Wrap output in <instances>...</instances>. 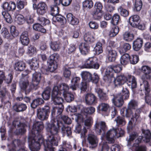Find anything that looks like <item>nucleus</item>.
I'll return each mask as SVG.
<instances>
[{
	"label": "nucleus",
	"mask_w": 151,
	"mask_h": 151,
	"mask_svg": "<svg viewBox=\"0 0 151 151\" xmlns=\"http://www.w3.org/2000/svg\"><path fill=\"white\" fill-rule=\"evenodd\" d=\"M70 123H47L46 129L48 132L47 139L44 141L41 132L44 128L43 123H34L28 137L29 147L31 151H38L41 144L43 143L45 151H54L53 146H57L60 139L57 134L60 127L62 132L68 136L71 134V128L68 126Z\"/></svg>",
	"instance_id": "obj_1"
},
{
	"label": "nucleus",
	"mask_w": 151,
	"mask_h": 151,
	"mask_svg": "<svg viewBox=\"0 0 151 151\" xmlns=\"http://www.w3.org/2000/svg\"><path fill=\"white\" fill-rule=\"evenodd\" d=\"M59 85L54 86L52 91V100L54 104L57 105L53 107L52 111V116L55 113L58 115L61 114L64 109V106L62 104L63 100L62 97V96H59Z\"/></svg>",
	"instance_id": "obj_2"
},
{
	"label": "nucleus",
	"mask_w": 151,
	"mask_h": 151,
	"mask_svg": "<svg viewBox=\"0 0 151 151\" xmlns=\"http://www.w3.org/2000/svg\"><path fill=\"white\" fill-rule=\"evenodd\" d=\"M56 119H52V120L51 123H62L63 121L64 123H71L72 122H74L73 120H75V122L78 123H81L83 121V118L82 115L79 114L77 115L73 116L72 119L68 116L63 115L61 116L60 115H58Z\"/></svg>",
	"instance_id": "obj_3"
},
{
	"label": "nucleus",
	"mask_w": 151,
	"mask_h": 151,
	"mask_svg": "<svg viewBox=\"0 0 151 151\" xmlns=\"http://www.w3.org/2000/svg\"><path fill=\"white\" fill-rule=\"evenodd\" d=\"M124 133V131L121 128H113L107 132L106 138L109 143H113L114 138L122 136Z\"/></svg>",
	"instance_id": "obj_4"
},
{
	"label": "nucleus",
	"mask_w": 151,
	"mask_h": 151,
	"mask_svg": "<svg viewBox=\"0 0 151 151\" xmlns=\"http://www.w3.org/2000/svg\"><path fill=\"white\" fill-rule=\"evenodd\" d=\"M137 102L134 99L131 100L129 103L128 108L129 110L132 112V117L131 118L129 123L136 122L137 121V120L139 117V113L140 112L139 109H137L135 112L133 111L136 109L137 106Z\"/></svg>",
	"instance_id": "obj_5"
},
{
	"label": "nucleus",
	"mask_w": 151,
	"mask_h": 151,
	"mask_svg": "<svg viewBox=\"0 0 151 151\" xmlns=\"http://www.w3.org/2000/svg\"><path fill=\"white\" fill-rule=\"evenodd\" d=\"M59 93L60 96H63L66 101L68 102L72 101L74 99L73 95L68 92L69 87L65 83L59 85Z\"/></svg>",
	"instance_id": "obj_6"
},
{
	"label": "nucleus",
	"mask_w": 151,
	"mask_h": 151,
	"mask_svg": "<svg viewBox=\"0 0 151 151\" xmlns=\"http://www.w3.org/2000/svg\"><path fill=\"white\" fill-rule=\"evenodd\" d=\"M139 90L145 92L146 95L145 99L146 102L148 104L151 106V95H148L150 91V88L148 82L146 81H143L140 84Z\"/></svg>",
	"instance_id": "obj_7"
},
{
	"label": "nucleus",
	"mask_w": 151,
	"mask_h": 151,
	"mask_svg": "<svg viewBox=\"0 0 151 151\" xmlns=\"http://www.w3.org/2000/svg\"><path fill=\"white\" fill-rule=\"evenodd\" d=\"M49 113L50 107L47 106L37 109V116L41 120L46 119Z\"/></svg>",
	"instance_id": "obj_8"
},
{
	"label": "nucleus",
	"mask_w": 151,
	"mask_h": 151,
	"mask_svg": "<svg viewBox=\"0 0 151 151\" xmlns=\"http://www.w3.org/2000/svg\"><path fill=\"white\" fill-rule=\"evenodd\" d=\"M91 125V123H84V126H83V129H81V125L80 123H77L76 126L75 131L76 133H81V137L84 138L85 136V133L87 132V129L89 128Z\"/></svg>",
	"instance_id": "obj_9"
},
{
	"label": "nucleus",
	"mask_w": 151,
	"mask_h": 151,
	"mask_svg": "<svg viewBox=\"0 0 151 151\" xmlns=\"http://www.w3.org/2000/svg\"><path fill=\"white\" fill-rule=\"evenodd\" d=\"M33 7L34 9L37 10V14L41 15H44L46 12L47 9V6L44 2H40L37 5L33 4Z\"/></svg>",
	"instance_id": "obj_10"
},
{
	"label": "nucleus",
	"mask_w": 151,
	"mask_h": 151,
	"mask_svg": "<svg viewBox=\"0 0 151 151\" xmlns=\"http://www.w3.org/2000/svg\"><path fill=\"white\" fill-rule=\"evenodd\" d=\"M32 84L34 87V89L36 90L37 88V86L39 83L41 79V74L35 71L32 72Z\"/></svg>",
	"instance_id": "obj_11"
},
{
	"label": "nucleus",
	"mask_w": 151,
	"mask_h": 151,
	"mask_svg": "<svg viewBox=\"0 0 151 151\" xmlns=\"http://www.w3.org/2000/svg\"><path fill=\"white\" fill-rule=\"evenodd\" d=\"M84 67L86 68H93L97 69L99 67V65L96 63V59L91 57L88 59L84 65Z\"/></svg>",
	"instance_id": "obj_12"
},
{
	"label": "nucleus",
	"mask_w": 151,
	"mask_h": 151,
	"mask_svg": "<svg viewBox=\"0 0 151 151\" xmlns=\"http://www.w3.org/2000/svg\"><path fill=\"white\" fill-rule=\"evenodd\" d=\"M107 58L111 62L114 61L116 59V52L113 48L110 46H107L106 51Z\"/></svg>",
	"instance_id": "obj_13"
},
{
	"label": "nucleus",
	"mask_w": 151,
	"mask_h": 151,
	"mask_svg": "<svg viewBox=\"0 0 151 151\" xmlns=\"http://www.w3.org/2000/svg\"><path fill=\"white\" fill-rule=\"evenodd\" d=\"M20 86L21 89L25 91L27 93H29L32 89L33 87L32 84L29 85L28 80L21 81L20 83Z\"/></svg>",
	"instance_id": "obj_14"
},
{
	"label": "nucleus",
	"mask_w": 151,
	"mask_h": 151,
	"mask_svg": "<svg viewBox=\"0 0 151 151\" xmlns=\"http://www.w3.org/2000/svg\"><path fill=\"white\" fill-rule=\"evenodd\" d=\"M127 80L126 77L123 75L117 76L116 79L114 78V83L115 87L122 85Z\"/></svg>",
	"instance_id": "obj_15"
},
{
	"label": "nucleus",
	"mask_w": 151,
	"mask_h": 151,
	"mask_svg": "<svg viewBox=\"0 0 151 151\" xmlns=\"http://www.w3.org/2000/svg\"><path fill=\"white\" fill-rule=\"evenodd\" d=\"M112 102L117 107L122 106L124 103L122 95L117 94L112 99Z\"/></svg>",
	"instance_id": "obj_16"
},
{
	"label": "nucleus",
	"mask_w": 151,
	"mask_h": 151,
	"mask_svg": "<svg viewBox=\"0 0 151 151\" xmlns=\"http://www.w3.org/2000/svg\"><path fill=\"white\" fill-rule=\"evenodd\" d=\"M85 101L86 104L91 105L95 104L96 101V98L95 95L92 93H87L86 95Z\"/></svg>",
	"instance_id": "obj_17"
},
{
	"label": "nucleus",
	"mask_w": 151,
	"mask_h": 151,
	"mask_svg": "<svg viewBox=\"0 0 151 151\" xmlns=\"http://www.w3.org/2000/svg\"><path fill=\"white\" fill-rule=\"evenodd\" d=\"M20 40L21 43L24 45L27 46L29 43V39L28 37V32L27 31L23 32L21 35Z\"/></svg>",
	"instance_id": "obj_18"
},
{
	"label": "nucleus",
	"mask_w": 151,
	"mask_h": 151,
	"mask_svg": "<svg viewBox=\"0 0 151 151\" xmlns=\"http://www.w3.org/2000/svg\"><path fill=\"white\" fill-rule=\"evenodd\" d=\"M49 63L48 68L46 69H43L42 70L43 73L48 74L49 72H53L55 71L57 68V63L48 62Z\"/></svg>",
	"instance_id": "obj_19"
},
{
	"label": "nucleus",
	"mask_w": 151,
	"mask_h": 151,
	"mask_svg": "<svg viewBox=\"0 0 151 151\" xmlns=\"http://www.w3.org/2000/svg\"><path fill=\"white\" fill-rule=\"evenodd\" d=\"M87 140L89 144L92 146V147H96L98 143V139L96 136L94 135L90 134L88 135Z\"/></svg>",
	"instance_id": "obj_20"
},
{
	"label": "nucleus",
	"mask_w": 151,
	"mask_h": 151,
	"mask_svg": "<svg viewBox=\"0 0 151 151\" xmlns=\"http://www.w3.org/2000/svg\"><path fill=\"white\" fill-rule=\"evenodd\" d=\"M27 106L23 103H15L13 106V110L17 112L23 111L26 110Z\"/></svg>",
	"instance_id": "obj_21"
},
{
	"label": "nucleus",
	"mask_w": 151,
	"mask_h": 151,
	"mask_svg": "<svg viewBox=\"0 0 151 151\" xmlns=\"http://www.w3.org/2000/svg\"><path fill=\"white\" fill-rule=\"evenodd\" d=\"M140 17L137 15L132 16L129 18V20L130 24L133 27H136L139 24Z\"/></svg>",
	"instance_id": "obj_22"
},
{
	"label": "nucleus",
	"mask_w": 151,
	"mask_h": 151,
	"mask_svg": "<svg viewBox=\"0 0 151 151\" xmlns=\"http://www.w3.org/2000/svg\"><path fill=\"white\" fill-rule=\"evenodd\" d=\"M66 18L68 22L72 25H77L79 23L78 19L74 16L71 13H68L67 14Z\"/></svg>",
	"instance_id": "obj_23"
},
{
	"label": "nucleus",
	"mask_w": 151,
	"mask_h": 151,
	"mask_svg": "<svg viewBox=\"0 0 151 151\" xmlns=\"http://www.w3.org/2000/svg\"><path fill=\"white\" fill-rule=\"evenodd\" d=\"M95 129L98 134H100L103 132L104 133V131L106 128L105 123H96L95 125Z\"/></svg>",
	"instance_id": "obj_24"
},
{
	"label": "nucleus",
	"mask_w": 151,
	"mask_h": 151,
	"mask_svg": "<svg viewBox=\"0 0 151 151\" xmlns=\"http://www.w3.org/2000/svg\"><path fill=\"white\" fill-rule=\"evenodd\" d=\"M79 48L81 53L82 54L86 55L89 51L90 47L87 44L82 43L79 45Z\"/></svg>",
	"instance_id": "obj_25"
},
{
	"label": "nucleus",
	"mask_w": 151,
	"mask_h": 151,
	"mask_svg": "<svg viewBox=\"0 0 151 151\" xmlns=\"http://www.w3.org/2000/svg\"><path fill=\"white\" fill-rule=\"evenodd\" d=\"M80 78L78 77H75L71 80V84L70 85V88L73 90H75L77 88L79 87L78 83Z\"/></svg>",
	"instance_id": "obj_26"
},
{
	"label": "nucleus",
	"mask_w": 151,
	"mask_h": 151,
	"mask_svg": "<svg viewBox=\"0 0 151 151\" xmlns=\"http://www.w3.org/2000/svg\"><path fill=\"white\" fill-rule=\"evenodd\" d=\"M143 41L142 39L138 38L133 43V47L134 50L137 51L140 49L142 46Z\"/></svg>",
	"instance_id": "obj_27"
},
{
	"label": "nucleus",
	"mask_w": 151,
	"mask_h": 151,
	"mask_svg": "<svg viewBox=\"0 0 151 151\" xmlns=\"http://www.w3.org/2000/svg\"><path fill=\"white\" fill-rule=\"evenodd\" d=\"M81 75L83 80L86 82H89L91 81L92 74L88 71H83Z\"/></svg>",
	"instance_id": "obj_28"
},
{
	"label": "nucleus",
	"mask_w": 151,
	"mask_h": 151,
	"mask_svg": "<svg viewBox=\"0 0 151 151\" xmlns=\"http://www.w3.org/2000/svg\"><path fill=\"white\" fill-rule=\"evenodd\" d=\"M127 83L128 86L131 88L133 89L137 87V82L135 78L130 76L128 79H127Z\"/></svg>",
	"instance_id": "obj_29"
},
{
	"label": "nucleus",
	"mask_w": 151,
	"mask_h": 151,
	"mask_svg": "<svg viewBox=\"0 0 151 151\" xmlns=\"http://www.w3.org/2000/svg\"><path fill=\"white\" fill-rule=\"evenodd\" d=\"M142 134H143V140L146 142H149L151 138V133L149 130L142 129Z\"/></svg>",
	"instance_id": "obj_30"
},
{
	"label": "nucleus",
	"mask_w": 151,
	"mask_h": 151,
	"mask_svg": "<svg viewBox=\"0 0 151 151\" xmlns=\"http://www.w3.org/2000/svg\"><path fill=\"white\" fill-rule=\"evenodd\" d=\"M141 71L143 73L147 79H149L150 78V74L151 73V68L146 65H145L142 67Z\"/></svg>",
	"instance_id": "obj_31"
},
{
	"label": "nucleus",
	"mask_w": 151,
	"mask_h": 151,
	"mask_svg": "<svg viewBox=\"0 0 151 151\" xmlns=\"http://www.w3.org/2000/svg\"><path fill=\"white\" fill-rule=\"evenodd\" d=\"M122 68L121 65H111L106 69L107 72H111L113 70L115 73H119L122 70Z\"/></svg>",
	"instance_id": "obj_32"
},
{
	"label": "nucleus",
	"mask_w": 151,
	"mask_h": 151,
	"mask_svg": "<svg viewBox=\"0 0 151 151\" xmlns=\"http://www.w3.org/2000/svg\"><path fill=\"white\" fill-rule=\"evenodd\" d=\"M51 90L50 88H47L42 93V96L45 100H48L50 97Z\"/></svg>",
	"instance_id": "obj_33"
},
{
	"label": "nucleus",
	"mask_w": 151,
	"mask_h": 151,
	"mask_svg": "<svg viewBox=\"0 0 151 151\" xmlns=\"http://www.w3.org/2000/svg\"><path fill=\"white\" fill-rule=\"evenodd\" d=\"M44 102L43 100L41 98H39L33 100L31 104V107L35 109L39 105L41 104Z\"/></svg>",
	"instance_id": "obj_34"
},
{
	"label": "nucleus",
	"mask_w": 151,
	"mask_h": 151,
	"mask_svg": "<svg viewBox=\"0 0 151 151\" xmlns=\"http://www.w3.org/2000/svg\"><path fill=\"white\" fill-rule=\"evenodd\" d=\"M130 57L129 55L127 53L124 54L121 57L120 62L123 65H126L129 61Z\"/></svg>",
	"instance_id": "obj_35"
},
{
	"label": "nucleus",
	"mask_w": 151,
	"mask_h": 151,
	"mask_svg": "<svg viewBox=\"0 0 151 151\" xmlns=\"http://www.w3.org/2000/svg\"><path fill=\"white\" fill-rule=\"evenodd\" d=\"M141 141V139H138L136 140V142L137 144H134L133 148L135 147L136 151H146V147L144 146H139L138 143H140Z\"/></svg>",
	"instance_id": "obj_36"
},
{
	"label": "nucleus",
	"mask_w": 151,
	"mask_h": 151,
	"mask_svg": "<svg viewBox=\"0 0 151 151\" xmlns=\"http://www.w3.org/2000/svg\"><path fill=\"white\" fill-rule=\"evenodd\" d=\"M121 114L123 116L126 117V118L127 120L128 118L132 115V112L131 111L129 110V109L123 108L121 110Z\"/></svg>",
	"instance_id": "obj_37"
},
{
	"label": "nucleus",
	"mask_w": 151,
	"mask_h": 151,
	"mask_svg": "<svg viewBox=\"0 0 151 151\" xmlns=\"http://www.w3.org/2000/svg\"><path fill=\"white\" fill-rule=\"evenodd\" d=\"M25 67V63L22 62H19L16 63L14 66V68L16 70L20 71H23Z\"/></svg>",
	"instance_id": "obj_38"
},
{
	"label": "nucleus",
	"mask_w": 151,
	"mask_h": 151,
	"mask_svg": "<svg viewBox=\"0 0 151 151\" xmlns=\"http://www.w3.org/2000/svg\"><path fill=\"white\" fill-rule=\"evenodd\" d=\"M30 66L31 69L33 71H37L39 67L38 61L35 58L32 59L30 63Z\"/></svg>",
	"instance_id": "obj_39"
},
{
	"label": "nucleus",
	"mask_w": 151,
	"mask_h": 151,
	"mask_svg": "<svg viewBox=\"0 0 151 151\" xmlns=\"http://www.w3.org/2000/svg\"><path fill=\"white\" fill-rule=\"evenodd\" d=\"M102 46V45L101 42H98L96 44L94 49L96 54L99 55L103 52V50Z\"/></svg>",
	"instance_id": "obj_40"
},
{
	"label": "nucleus",
	"mask_w": 151,
	"mask_h": 151,
	"mask_svg": "<svg viewBox=\"0 0 151 151\" xmlns=\"http://www.w3.org/2000/svg\"><path fill=\"white\" fill-rule=\"evenodd\" d=\"M104 81L107 83H111L112 81L114 79L113 74L110 72L109 74H106L104 76L103 78Z\"/></svg>",
	"instance_id": "obj_41"
},
{
	"label": "nucleus",
	"mask_w": 151,
	"mask_h": 151,
	"mask_svg": "<svg viewBox=\"0 0 151 151\" xmlns=\"http://www.w3.org/2000/svg\"><path fill=\"white\" fill-rule=\"evenodd\" d=\"M83 7L87 9H90L93 6V3L91 0H86L83 2Z\"/></svg>",
	"instance_id": "obj_42"
},
{
	"label": "nucleus",
	"mask_w": 151,
	"mask_h": 151,
	"mask_svg": "<svg viewBox=\"0 0 151 151\" xmlns=\"http://www.w3.org/2000/svg\"><path fill=\"white\" fill-rule=\"evenodd\" d=\"M33 28L34 30L43 33L46 32V29L44 28L40 24L36 23L33 25Z\"/></svg>",
	"instance_id": "obj_43"
},
{
	"label": "nucleus",
	"mask_w": 151,
	"mask_h": 151,
	"mask_svg": "<svg viewBox=\"0 0 151 151\" xmlns=\"http://www.w3.org/2000/svg\"><path fill=\"white\" fill-rule=\"evenodd\" d=\"M124 39L127 41H130L133 40L134 37L133 35L130 32H127L123 35Z\"/></svg>",
	"instance_id": "obj_44"
},
{
	"label": "nucleus",
	"mask_w": 151,
	"mask_h": 151,
	"mask_svg": "<svg viewBox=\"0 0 151 151\" xmlns=\"http://www.w3.org/2000/svg\"><path fill=\"white\" fill-rule=\"evenodd\" d=\"M50 8L51 14L52 16H55L58 14L59 8L57 5L51 6Z\"/></svg>",
	"instance_id": "obj_45"
},
{
	"label": "nucleus",
	"mask_w": 151,
	"mask_h": 151,
	"mask_svg": "<svg viewBox=\"0 0 151 151\" xmlns=\"http://www.w3.org/2000/svg\"><path fill=\"white\" fill-rule=\"evenodd\" d=\"M84 39L85 41L91 43L93 42L95 40L94 38L89 33H87L84 35Z\"/></svg>",
	"instance_id": "obj_46"
},
{
	"label": "nucleus",
	"mask_w": 151,
	"mask_h": 151,
	"mask_svg": "<svg viewBox=\"0 0 151 151\" xmlns=\"http://www.w3.org/2000/svg\"><path fill=\"white\" fill-rule=\"evenodd\" d=\"M142 3L141 0H136L134 10L137 11H140L142 8Z\"/></svg>",
	"instance_id": "obj_47"
},
{
	"label": "nucleus",
	"mask_w": 151,
	"mask_h": 151,
	"mask_svg": "<svg viewBox=\"0 0 151 151\" xmlns=\"http://www.w3.org/2000/svg\"><path fill=\"white\" fill-rule=\"evenodd\" d=\"M114 121L116 123H125L128 122L129 123V121L130 120H129V118H128V120H127L125 116H119L115 119Z\"/></svg>",
	"instance_id": "obj_48"
},
{
	"label": "nucleus",
	"mask_w": 151,
	"mask_h": 151,
	"mask_svg": "<svg viewBox=\"0 0 151 151\" xmlns=\"http://www.w3.org/2000/svg\"><path fill=\"white\" fill-rule=\"evenodd\" d=\"M59 58V56L58 54L54 53L50 56L48 62L57 63Z\"/></svg>",
	"instance_id": "obj_49"
},
{
	"label": "nucleus",
	"mask_w": 151,
	"mask_h": 151,
	"mask_svg": "<svg viewBox=\"0 0 151 151\" xmlns=\"http://www.w3.org/2000/svg\"><path fill=\"white\" fill-rule=\"evenodd\" d=\"M119 20V15L117 14H115L112 17L111 23L114 25H116L118 23Z\"/></svg>",
	"instance_id": "obj_50"
},
{
	"label": "nucleus",
	"mask_w": 151,
	"mask_h": 151,
	"mask_svg": "<svg viewBox=\"0 0 151 151\" xmlns=\"http://www.w3.org/2000/svg\"><path fill=\"white\" fill-rule=\"evenodd\" d=\"M37 20L40 22V24L43 25H45L50 23V21L49 20L42 17H38Z\"/></svg>",
	"instance_id": "obj_51"
},
{
	"label": "nucleus",
	"mask_w": 151,
	"mask_h": 151,
	"mask_svg": "<svg viewBox=\"0 0 151 151\" xmlns=\"http://www.w3.org/2000/svg\"><path fill=\"white\" fill-rule=\"evenodd\" d=\"M119 31V28L117 27H115L113 28L109 33V36L110 37H114L116 35Z\"/></svg>",
	"instance_id": "obj_52"
},
{
	"label": "nucleus",
	"mask_w": 151,
	"mask_h": 151,
	"mask_svg": "<svg viewBox=\"0 0 151 151\" xmlns=\"http://www.w3.org/2000/svg\"><path fill=\"white\" fill-rule=\"evenodd\" d=\"M50 46L51 48L54 51L58 50L60 48L59 43L56 41L52 42Z\"/></svg>",
	"instance_id": "obj_53"
},
{
	"label": "nucleus",
	"mask_w": 151,
	"mask_h": 151,
	"mask_svg": "<svg viewBox=\"0 0 151 151\" xmlns=\"http://www.w3.org/2000/svg\"><path fill=\"white\" fill-rule=\"evenodd\" d=\"M109 107V105L106 104L102 103L100 104L98 107V109L99 110L106 111Z\"/></svg>",
	"instance_id": "obj_54"
},
{
	"label": "nucleus",
	"mask_w": 151,
	"mask_h": 151,
	"mask_svg": "<svg viewBox=\"0 0 151 151\" xmlns=\"http://www.w3.org/2000/svg\"><path fill=\"white\" fill-rule=\"evenodd\" d=\"M118 10L122 16L124 17H126L128 16L129 12L126 9H123L122 7L120 6Z\"/></svg>",
	"instance_id": "obj_55"
},
{
	"label": "nucleus",
	"mask_w": 151,
	"mask_h": 151,
	"mask_svg": "<svg viewBox=\"0 0 151 151\" xmlns=\"http://www.w3.org/2000/svg\"><path fill=\"white\" fill-rule=\"evenodd\" d=\"M17 23L19 24H22L25 21V19L23 16L21 14H18L16 17Z\"/></svg>",
	"instance_id": "obj_56"
},
{
	"label": "nucleus",
	"mask_w": 151,
	"mask_h": 151,
	"mask_svg": "<svg viewBox=\"0 0 151 151\" xmlns=\"http://www.w3.org/2000/svg\"><path fill=\"white\" fill-rule=\"evenodd\" d=\"M131 48L130 45L128 43H124L119 52L120 53L125 52L129 50Z\"/></svg>",
	"instance_id": "obj_57"
},
{
	"label": "nucleus",
	"mask_w": 151,
	"mask_h": 151,
	"mask_svg": "<svg viewBox=\"0 0 151 151\" xmlns=\"http://www.w3.org/2000/svg\"><path fill=\"white\" fill-rule=\"evenodd\" d=\"M118 94L122 95L123 99H127L128 98L129 96V91L126 88H123L122 92Z\"/></svg>",
	"instance_id": "obj_58"
},
{
	"label": "nucleus",
	"mask_w": 151,
	"mask_h": 151,
	"mask_svg": "<svg viewBox=\"0 0 151 151\" xmlns=\"http://www.w3.org/2000/svg\"><path fill=\"white\" fill-rule=\"evenodd\" d=\"M139 61V57L137 55H132L130 57L129 61L132 64H136Z\"/></svg>",
	"instance_id": "obj_59"
},
{
	"label": "nucleus",
	"mask_w": 151,
	"mask_h": 151,
	"mask_svg": "<svg viewBox=\"0 0 151 151\" xmlns=\"http://www.w3.org/2000/svg\"><path fill=\"white\" fill-rule=\"evenodd\" d=\"M10 31L13 37H17L19 34L18 32L16 30L15 26H12L10 27Z\"/></svg>",
	"instance_id": "obj_60"
},
{
	"label": "nucleus",
	"mask_w": 151,
	"mask_h": 151,
	"mask_svg": "<svg viewBox=\"0 0 151 151\" xmlns=\"http://www.w3.org/2000/svg\"><path fill=\"white\" fill-rule=\"evenodd\" d=\"M71 68L67 67H65L64 70L63 72V75L64 76L67 78H68L70 77L71 74V72L70 70Z\"/></svg>",
	"instance_id": "obj_61"
},
{
	"label": "nucleus",
	"mask_w": 151,
	"mask_h": 151,
	"mask_svg": "<svg viewBox=\"0 0 151 151\" xmlns=\"http://www.w3.org/2000/svg\"><path fill=\"white\" fill-rule=\"evenodd\" d=\"M99 77L97 74L96 73H94L93 76H92L91 81L93 83L95 84L97 83L99 81Z\"/></svg>",
	"instance_id": "obj_62"
},
{
	"label": "nucleus",
	"mask_w": 151,
	"mask_h": 151,
	"mask_svg": "<svg viewBox=\"0 0 151 151\" xmlns=\"http://www.w3.org/2000/svg\"><path fill=\"white\" fill-rule=\"evenodd\" d=\"M16 119L20 120L19 123H29L31 122L30 119L28 118L20 116L18 117Z\"/></svg>",
	"instance_id": "obj_63"
},
{
	"label": "nucleus",
	"mask_w": 151,
	"mask_h": 151,
	"mask_svg": "<svg viewBox=\"0 0 151 151\" xmlns=\"http://www.w3.org/2000/svg\"><path fill=\"white\" fill-rule=\"evenodd\" d=\"M3 104H4L3 108L5 109H9L11 105V103L9 100H6L3 99Z\"/></svg>",
	"instance_id": "obj_64"
}]
</instances>
